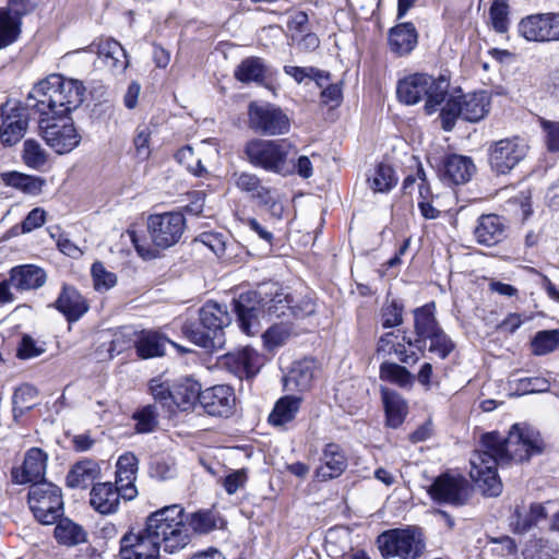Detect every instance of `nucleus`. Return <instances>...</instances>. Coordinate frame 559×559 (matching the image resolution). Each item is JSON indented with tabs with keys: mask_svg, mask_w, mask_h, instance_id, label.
Here are the masks:
<instances>
[{
	"mask_svg": "<svg viewBox=\"0 0 559 559\" xmlns=\"http://www.w3.org/2000/svg\"><path fill=\"white\" fill-rule=\"evenodd\" d=\"M234 185L242 192L253 194L262 185L258 176L250 173H234L231 176Z\"/></svg>",
	"mask_w": 559,
	"mask_h": 559,
	"instance_id": "56",
	"label": "nucleus"
},
{
	"mask_svg": "<svg viewBox=\"0 0 559 559\" xmlns=\"http://www.w3.org/2000/svg\"><path fill=\"white\" fill-rule=\"evenodd\" d=\"M167 340L157 332L143 331L134 341L138 356L144 359L163 356Z\"/></svg>",
	"mask_w": 559,
	"mask_h": 559,
	"instance_id": "36",
	"label": "nucleus"
},
{
	"mask_svg": "<svg viewBox=\"0 0 559 559\" xmlns=\"http://www.w3.org/2000/svg\"><path fill=\"white\" fill-rule=\"evenodd\" d=\"M90 503L100 514L115 513L122 498V490L112 483H98L92 487Z\"/></svg>",
	"mask_w": 559,
	"mask_h": 559,
	"instance_id": "22",
	"label": "nucleus"
},
{
	"mask_svg": "<svg viewBox=\"0 0 559 559\" xmlns=\"http://www.w3.org/2000/svg\"><path fill=\"white\" fill-rule=\"evenodd\" d=\"M133 534H127L121 538L119 556L121 559H158L156 550L150 545L134 544Z\"/></svg>",
	"mask_w": 559,
	"mask_h": 559,
	"instance_id": "39",
	"label": "nucleus"
},
{
	"mask_svg": "<svg viewBox=\"0 0 559 559\" xmlns=\"http://www.w3.org/2000/svg\"><path fill=\"white\" fill-rule=\"evenodd\" d=\"M449 82L443 76L438 79L426 73H415L400 80L396 94L400 102L415 105L426 98L425 110L435 112L448 93Z\"/></svg>",
	"mask_w": 559,
	"mask_h": 559,
	"instance_id": "8",
	"label": "nucleus"
},
{
	"mask_svg": "<svg viewBox=\"0 0 559 559\" xmlns=\"http://www.w3.org/2000/svg\"><path fill=\"white\" fill-rule=\"evenodd\" d=\"M251 197L255 199L259 204L267 206L273 216L277 218L282 217L284 207L283 204L277 200V194L274 190L261 185L259 189H257L255 193H253Z\"/></svg>",
	"mask_w": 559,
	"mask_h": 559,
	"instance_id": "46",
	"label": "nucleus"
},
{
	"mask_svg": "<svg viewBox=\"0 0 559 559\" xmlns=\"http://www.w3.org/2000/svg\"><path fill=\"white\" fill-rule=\"evenodd\" d=\"M200 321L203 326L201 330L190 323H185L182 333L195 345L209 350L223 348L225 344L224 328L230 323L226 307L207 301L199 311Z\"/></svg>",
	"mask_w": 559,
	"mask_h": 559,
	"instance_id": "7",
	"label": "nucleus"
},
{
	"mask_svg": "<svg viewBox=\"0 0 559 559\" xmlns=\"http://www.w3.org/2000/svg\"><path fill=\"white\" fill-rule=\"evenodd\" d=\"M489 109L490 97L486 92L450 97L440 112L442 128L445 131H451L457 118L468 122H478L488 115Z\"/></svg>",
	"mask_w": 559,
	"mask_h": 559,
	"instance_id": "10",
	"label": "nucleus"
},
{
	"mask_svg": "<svg viewBox=\"0 0 559 559\" xmlns=\"http://www.w3.org/2000/svg\"><path fill=\"white\" fill-rule=\"evenodd\" d=\"M150 138H151V131L147 127H139L136 129V134L134 136L133 143H134L136 155L141 159L148 158V156L151 154Z\"/></svg>",
	"mask_w": 559,
	"mask_h": 559,
	"instance_id": "58",
	"label": "nucleus"
},
{
	"mask_svg": "<svg viewBox=\"0 0 559 559\" xmlns=\"http://www.w3.org/2000/svg\"><path fill=\"white\" fill-rule=\"evenodd\" d=\"M313 374V361H296L293 364L290 370L283 379L284 389L286 391H306L311 386Z\"/></svg>",
	"mask_w": 559,
	"mask_h": 559,
	"instance_id": "28",
	"label": "nucleus"
},
{
	"mask_svg": "<svg viewBox=\"0 0 559 559\" xmlns=\"http://www.w3.org/2000/svg\"><path fill=\"white\" fill-rule=\"evenodd\" d=\"M378 548L384 559H418L425 550V540L418 528H395L378 536Z\"/></svg>",
	"mask_w": 559,
	"mask_h": 559,
	"instance_id": "11",
	"label": "nucleus"
},
{
	"mask_svg": "<svg viewBox=\"0 0 559 559\" xmlns=\"http://www.w3.org/2000/svg\"><path fill=\"white\" fill-rule=\"evenodd\" d=\"M189 525L199 534H206L216 527V520L211 512L199 511L191 514Z\"/></svg>",
	"mask_w": 559,
	"mask_h": 559,
	"instance_id": "54",
	"label": "nucleus"
},
{
	"mask_svg": "<svg viewBox=\"0 0 559 559\" xmlns=\"http://www.w3.org/2000/svg\"><path fill=\"white\" fill-rule=\"evenodd\" d=\"M21 33V22L12 17L9 11L0 8V49L14 43Z\"/></svg>",
	"mask_w": 559,
	"mask_h": 559,
	"instance_id": "42",
	"label": "nucleus"
},
{
	"mask_svg": "<svg viewBox=\"0 0 559 559\" xmlns=\"http://www.w3.org/2000/svg\"><path fill=\"white\" fill-rule=\"evenodd\" d=\"M176 158L180 164L186 165L187 169L195 176H203L206 173L201 158L194 156V151L191 146L180 148Z\"/></svg>",
	"mask_w": 559,
	"mask_h": 559,
	"instance_id": "52",
	"label": "nucleus"
},
{
	"mask_svg": "<svg viewBox=\"0 0 559 559\" xmlns=\"http://www.w3.org/2000/svg\"><path fill=\"white\" fill-rule=\"evenodd\" d=\"M0 178L5 186L29 195H38L45 186L44 179L19 171L2 173Z\"/></svg>",
	"mask_w": 559,
	"mask_h": 559,
	"instance_id": "35",
	"label": "nucleus"
},
{
	"mask_svg": "<svg viewBox=\"0 0 559 559\" xmlns=\"http://www.w3.org/2000/svg\"><path fill=\"white\" fill-rule=\"evenodd\" d=\"M55 307L67 318L68 321L79 320L87 310L88 305L84 297L73 286L64 284Z\"/></svg>",
	"mask_w": 559,
	"mask_h": 559,
	"instance_id": "25",
	"label": "nucleus"
},
{
	"mask_svg": "<svg viewBox=\"0 0 559 559\" xmlns=\"http://www.w3.org/2000/svg\"><path fill=\"white\" fill-rule=\"evenodd\" d=\"M532 316L509 313L499 324L498 329L508 333H514L524 322L531 321Z\"/></svg>",
	"mask_w": 559,
	"mask_h": 559,
	"instance_id": "64",
	"label": "nucleus"
},
{
	"mask_svg": "<svg viewBox=\"0 0 559 559\" xmlns=\"http://www.w3.org/2000/svg\"><path fill=\"white\" fill-rule=\"evenodd\" d=\"M248 479L247 471L245 468L234 471L222 478L221 484L228 495L236 493L240 488H243Z\"/></svg>",
	"mask_w": 559,
	"mask_h": 559,
	"instance_id": "57",
	"label": "nucleus"
},
{
	"mask_svg": "<svg viewBox=\"0 0 559 559\" xmlns=\"http://www.w3.org/2000/svg\"><path fill=\"white\" fill-rule=\"evenodd\" d=\"M138 473V459L133 453H124L117 461L116 485L122 490V498L132 500L138 490L134 486Z\"/></svg>",
	"mask_w": 559,
	"mask_h": 559,
	"instance_id": "23",
	"label": "nucleus"
},
{
	"mask_svg": "<svg viewBox=\"0 0 559 559\" xmlns=\"http://www.w3.org/2000/svg\"><path fill=\"white\" fill-rule=\"evenodd\" d=\"M383 328H394L403 322V307L396 301L384 305L381 309Z\"/></svg>",
	"mask_w": 559,
	"mask_h": 559,
	"instance_id": "55",
	"label": "nucleus"
},
{
	"mask_svg": "<svg viewBox=\"0 0 559 559\" xmlns=\"http://www.w3.org/2000/svg\"><path fill=\"white\" fill-rule=\"evenodd\" d=\"M99 466L95 461H80L68 473L67 485L71 488H86L99 476Z\"/></svg>",
	"mask_w": 559,
	"mask_h": 559,
	"instance_id": "32",
	"label": "nucleus"
},
{
	"mask_svg": "<svg viewBox=\"0 0 559 559\" xmlns=\"http://www.w3.org/2000/svg\"><path fill=\"white\" fill-rule=\"evenodd\" d=\"M45 221L46 212L40 207L33 209L22 222V231L31 233L34 229L41 227L45 224Z\"/></svg>",
	"mask_w": 559,
	"mask_h": 559,
	"instance_id": "63",
	"label": "nucleus"
},
{
	"mask_svg": "<svg viewBox=\"0 0 559 559\" xmlns=\"http://www.w3.org/2000/svg\"><path fill=\"white\" fill-rule=\"evenodd\" d=\"M292 40L302 51H313L320 45L318 36L310 32V29L305 33H296V35H292Z\"/></svg>",
	"mask_w": 559,
	"mask_h": 559,
	"instance_id": "61",
	"label": "nucleus"
},
{
	"mask_svg": "<svg viewBox=\"0 0 559 559\" xmlns=\"http://www.w3.org/2000/svg\"><path fill=\"white\" fill-rule=\"evenodd\" d=\"M248 123L254 132L265 135L286 134L290 129L287 115L270 103H251L248 108Z\"/></svg>",
	"mask_w": 559,
	"mask_h": 559,
	"instance_id": "13",
	"label": "nucleus"
},
{
	"mask_svg": "<svg viewBox=\"0 0 559 559\" xmlns=\"http://www.w3.org/2000/svg\"><path fill=\"white\" fill-rule=\"evenodd\" d=\"M28 127L27 117L20 110L3 117L0 127V141L3 145L12 146L20 142Z\"/></svg>",
	"mask_w": 559,
	"mask_h": 559,
	"instance_id": "29",
	"label": "nucleus"
},
{
	"mask_svg": "<svg viewBox=\"0 0 559 559\" xmlns=\"http://www.w3.org/2000/svg\"><path fill=\"white\" fill-rule=\"evenodd\" d=\"M98 59L111 71L123 72L129 66L127 53L120 43L112 38L100 39L91 45Z\"/></svg>",
	"mask_w": 559,
	"mask_h": 559,
	"instance_id": "21",
	"label": "nucleus"
},
{
	"mask_svg": "<svg viewBox=\"0 0 559 559\" xmlns=\"http://www.w3.org/2000/svg\"><path fill=\"white\" fill-rule=\"evenodd\" d=\"M94 288L97 292H107L117 283L115 273L106 270L102 262H95L91 269Z\"/></svg>",
	"mask_w": 559,
	"mask_h": 559,
	"instance_id": "49",
	"label": "nucleus"
},
{
	"mask_svg": "<svg viewBox=\"0 0 559 559\" xmlns=\"http://www.w3.org/2000/svg\"><path fill=\"white\" fill-rule=\"evenodd\" d=\"M559 346V331H539L534 336L531 347L534 355L543 356L552 353Z\"/></svg>",
	"mask_w": 559,
	"mask_h": 559,
	"instance_id": "44",
	"label": "nucleus"
},
{
	"mask_svg": "<svg viewBox=\"0 0 559 559\" xmlns=\"http://www.w3.org/2000/svg\"><path fill=\"white\" fill-rule=\"evenodd\" d=\"M293 334L290 324L285 322L273 324L262 335L264 346L269 350L283 346Z\"/></svg>",
	"mask_w": 559,
	"mask_h": 559,
	"instance_id": "43",
	"label": "nucleus"
},
{
	"mask_svg": "<svg viewBox=\"0 0 559 559\" xmlns=\"http://www.w3.org/2000/svg\"><path fill=\"white\" fill-rule=\"evenodd\" d=\"M380 379L401 388L412 386L414 382L413 374L405 367L394 362H383L380 366Z\"/></svg>",
	"mask_w": 559,
	"mask_h": 559,
	"instance_id": "41",
	"label": "nucleus"
},
{
	"mask_svg": "<svg viewBox=\"0 0 559 559\" xmlns=\"http://www.w3.org/2000/svg\"><path fill=\"white\" fill-rule=\"evenodd\" d=\"M381 395L386 413L388 425L392 428H397L407 414L406 401L397 392L388 388L381 389Z\"/></svg>",
	"mask_w": 559,
	"mask_h": 559,
	"instance_id": "34",
	"label": "nucleus"
},
{
	"mask_svg": "<svg viewBox=\"0 0 559 559\" xmlns=\"http://www.w3.org/2000/svg\"><path fill=\"white\" fill-rule=\"evenodd\" d=\"M136 431L141 433L151 432L157 426V413L154 405H147L134 414Z\"/></svg>",
	"mask_w": 559,
	"mask_h": 559,
	"instance_id": "53",
	"label": "nucleus"
},
{
	"mask_svg": "<svg viewBox=\"0 0 559 559\" xmlns=\"http://www.w3.org/2000/svg\"><path fill=\"white\" fill-rule=\"evenodd\" d=\"M46 465L47 454L39 448H32L26 452L23 464L12 469V479L16 484H37L45 475Z\"/></svg>",
	"mask_w": 559,
	"mask_h": 559,
	"instance_id": "19",
	"label": "nucleus"
},
{
	"mask_svg": "<svg viewBox=\"0 0 559 559\" xmlns=\"http://www.w3.org/2000/svg\"><path fill=\"white\" fill-rule=\"evenodd\" d=\"M150 391L154 400L168 414L192 409L195 403L201 401L203 392L201 391V384L190 377L178 379L171 385L162 382L159 379H153L150 382Z\"/></svg>",
	"mask_w": 559,
	"mask_h": 559,
	"instance_id": "9",
	"label": "nucleus"
},
{
	"mask_svg": "<svg viewBox=\"0 0 559 559\" xmlns=\"http://www.w3.org/2000/svg\"><path fill=\"white\" fill-rule=\"evenodd\" d=\"M44 353V348L36 345V342L28 335H24L17 348V357L31 359Z\"/></svg>",
	"mask_w": 559,
	"mask_h": 559,
	"instance_id": "62",
	"label": "nucleus"
},
{
	"mask_svg": "<svg viewBox=\"0 0 559 559\" xmlns=\"http://www.w3.org/2000/svg\"><path fill=\"white\" fill-rule=\"evenodd\" d=\"M85 86L79 80L51 74L29 92L26 107L38 116V129L48 146L58 154L73 151L81 135L68 115L84 99Z\"/></svg>",
	"mask_w": 559,
	"mask_h": 559,
	"instance_id": "1",
	"label": "nucleus"
},
{
	"mask_svg": "<svg viewBox=\"0 0 559 559\" xmlns=\"http://www.w3.org/2000/svg\"><path fill=\"white\" fill-rule=\"evenodd\" d=\"M284 72L295 79L297 83L304 82L306 79L313 80L319 86H322L321 81L328 80L329 75L312 67H294L285 66Z\"/></svg>",
	"mask_w": 559,
	"mask_h": 559,
	"instance_id": "50",
	"label": "nucleus"
},
{
	"mask_svg": "<svg viewBox=\"0 0 559 559\" xmlns=\"http://www.w3.org/2000/svg\"><path fill=\"white\" fill-rule=\"evenodd\" d=\"M134 544L152 546L159 556V549L175 554L190 543L189 530L185 523L183 509L178 504L165 507L152 513L146 521V527L141 534H133Z\"/></svg>",
	"mask_w": 559,
	"mask_h": 559,
	"instance_id": "3",
	"label": "nucleus"
},
{
	"mask_svg": "<svg viewBox=\"0 0 559 559\" xmlns=\"http://www.w3.org/2000/svg\"><path fill=\"white\" fill-rule=\"evenodd\" d=\"M518 31L528 41L559 40V15L552 13L528 15L521 20Z\"/></svg>",
	"mask_w": 559,
	"mask_h": 559,
	"instance_id": "16",
	"label": "nucleus"
},
{
	"mask_svg": "<svg viewBox=\"0 0 559 559\" xmlns=\"http://www.w3.org/2000/svg\"><path fill=\"white\" fill-rule=\"evenodd\" d=\"M528 146L524 140L514 136L499 140L489 147V164L497 174H508L527 154Z\"/></svg>",
	"mask_w": 559,
	"mask_h": 559,
	"instance_id": "14",
	"label": "nucleus"
},
{
	"mask_svg": "<svg viewBox=\"0 0 559 559\" xmlns=\"http://www.w3.org/2000/svg\"><path fill=\"white\" fill-rule=\"evenodd\" d=\"M546 133V145L550 152H559V121L542 120Z\"/></svg>",
	"mask_w": 559,
	"mask_h": 559,
	"instance_id": "60",
	"label": "nucleus"
},
{
	"mask_svg": "<svg viewBox=\"0 0 559 559\" xmlns=\"http://www.w3.org/2000/svg\"><path fill=\"white\" fill-rule=\"evenodd\" d=\"M543 449L539 433L520 424H514L507 437L496 431L485 433L480 448L471 456L469 476L485 495L499 496L502 483L498 477L497 466L527 461L531 456L540 454Z\"/></svg>",
	"mask_w": 559,
	"mask_h": 559,
	"instance_id": "2",
	"label": "nucleus"
},
{
	"mask_svg": "<svg viewBox=\"0 0 559 559\" xmlns=\"http://www.w3.org/2000/svg\"><path fill=\"white\" fill-rule=\"evenodd\" d=\"M265 66L258 57H249L241 61L235 70V78L242 83H262L265 78Z\"/></svg>",
	"mask_w": 559,
	"mask_h": 559,
	"instance_id": "37",
	"label": "nucleus"
},
{
	"mask_svg": "<svg viewBox=\"0 0 559 559\" xmlns=\"http://www.w3.org/2000/svg\"><path fill=\"white\" fill-rule=\"evenodd\" d=\"M508 13V4L504 0H496L491 4L489 10L490 21L498 33L507 32L509 25Z\"/></svg>",
	"mask_w": 559,
	"mask_h": 559,
	"instance_id": "51",
	"label": "nucleus"
},
{
	"mask_svg": "<svg viewBox=\"0 0 559 559\" xmlns=\"http://www.w3.org/2000/svg\"><path fill=\"white\" fill-rule=\"evenodd\" d=\"M46 272L36 265L15 266L10 272V283L20 290L41 287L46 282Z\"/></svg>",
	"mask_w": 559,
	"mask_h": 559,
	"instance_id": "27",
	"label": "nucleus"
},
{
	"mask_svg": "<svg viewBox=\"0 0 559 559\" xmlns=\"http://www.w3.org/2000/svg\"><path fill=\"white\" fill-rule=\"evenodd\" d=\"M55 537L60 544L74 546L85 542L84 530L69 519H62L55 528Z\"/></svg>",
	"mask_w": 559,
	"mask_h": 559,
	"instance_id": "38",
	"label": "nucleus"
},
{
	"mask_svg": "<svg viewBox=\"0 0 559 559\" xmlns=\"http://www.w3.org/2000/svg\"><path fill=\"white\" fill-rule=\"evenodd\" d=\"M225 366L238 378H251L258 373L262 366V359L257 350L245 347L224 357Z\"/></svg>",
	"mask_w": 559,
	"mask_h": 559,
	"instance_id": "20",
	"label": "nucleus"
},
{
	"mask_svg": "<svg viewBox=\"0 0 559 559\" xmlns=\"http://www.w3.org/2000/svg\"><path fill=\"white\" fill-rule=\"evenodd\" d=\"M24 163L34 169L43 167L47 162L45 150L35 140H26L23 150Z\"/></svg>",
	"mask_w": 559,
	"mask_h": 559,
	"instance_id": "47",
	"label": "nucleus"
},
{
	"mask_svg": "<svg viewBox=\"0 0 559 559\" xmlns=\"http://www.w3.org/2000/svg\"><path fill=\"white\" fill-rule=\"evenodd\" d=\"M471 157L453 154L444 162L443 175L455 185L467 182L475 173Z\"/></svg>",
	"mask_w": 559,
	"mask_h": 559,
	"instance_id": "31",
	"label": "nucleus"
},
{
	"mask_svg": "<svg viewBox=\"0 0 559 559\" xmlns=\"http://www.w3.org/2000/svg\"><path fill=\"white\" fill-rule=\"evenodd\" d=\"M427 342H429L428 350L441 359H445L455 347L452 340L444 333L442 329L437 333L428 336Z\"/></svg>",
	"mask_w": 559,
	"mask_h": 559,
	"instance_id": "48",
	"label": "nucleus"
},
{
	"mask_svg": "<svg viewBox=\"0 0 559 559\" xmlns=\"http://www.w3.org/2000/svg\"><path fill=\"white\" fill-rule=\"evenodd\" d=\"M245 152L255 167L282 176L294 174V156L297 155V148L287 140L253 139L247 143Z\"/></svg>",
	"mask_w": 559,
	"mask_h": 559,
	"instance_id": "6",
	"label": "nucleus"
},
{
	"mask_svg": "<svg viewBox=\"0 0 559 559\" xmlns=\"http://www.w3.org/2000/svg\"><path fill=\"white\" fill-rule=\"evenodd\" d=\"M415 344H426L427 337L441 330L435 317V304H427L414 310Z\"/></svg>",
	"mask_w": 559,
	"mask_h": 559,
	"instance_id": "26",
	"label": "nucleus"
},
{
	"mask_svg": "<svg viewBox=\"0 0 559 559\" xmlns=\"http://www.w3.org/2000/svg\"><path fill=\"white\" fill-rule=\"evenodd\" d=\"M293 297L276 284L261 286L258 290L241 294L235 302L240 330L248 336L260 332V318L282 317L290 313Z\"/></svg>",
	"mask_w": 559,
	"mask_h": 559,
	"instance_id": "4",
	"label": "nucleus"
},
{
	"mask_svg": "<svg viewBox=\"0 0 559 559\" xmlns=\"http://www.w3.org/2000/svg\"><path fill=\"white\" fill-rule=\"evenodd\" d=\"M396 182L394 169L386 164H379L372 175L368 177L369 187L374 192H388Z\"/></svg>",
	"mask_w": 559,
	"mask_h": 559,
	"instance_id": "40",
	"label": "nucleus"
},
{
	"mask_svg": "<svg viewBox=\"0 0 559 559\" xmlns=\"http://www.w3.org/2000/svg\"><path fill=\"white\" fill-rule=\"evenodd\" d=\"M28 504L38 522L53 524L63 513L61 489L48 481L33 484L28 491Z\"/></svg>",
	"mask_w": 559,
	"mask_h": 559,
	"instance_id": "12",
	"label": "nucleus"
},
{
	"mask_svg": "<svg viewBox=\"0 0 559 559\" xmlns=\"http://www.w3.org/2000/svg\"><path fill=\"white\" fill-rule=\"evenodd\" d=\"M428 492L437 502L461 507L468 502L472 489L463 476L445 473L435 479Z\"/></svg>",
	"mask_w": 559,
	"mask_h": 559,
	"instance_id": "15",
	"label": "nucleus"
},
{
	"mask_svg": "<svg viewBox=\"0 0 559 559\" xmlns=\"http://www.w3.org/2000/svg\"><path fill=\"white\" fill-rule=\"evenodd\" d=\"M37 390L31 384H22L13 394V412L23 414L25 411L31 409L35 405L37 397Z\"/></svg>",
	"mask_w": 559,
	"mask_h": 559,
	"instance_id": "45",
	"label": "nucleus"
},
{
	"mask_svg": "<svg viewBox=\"0 0 559 559\" xmlns=\"http://www.w3.org/2000/svg\"><path fill=\"white\" fill-rule=\"evenodd\" d=\"M301 397L285 395L274 405L269 415V423L275 427H282L295 419L299 412Z\"/></svg>",
	"mask_w": 559,
	"mask_h": 559,
	"instance_id": "33",
	"label": "nucleus"
},
{
	"mask_svg": "<svg viewBox=\"0 0 559 559\" xmlns=\"http://www.w3.org/2000/svg\"><path fill=\"white\" fill-rule=\"evenodd\" d=\"M347 456L336 443H328L320 456V464L316 468L314 478L318 481H328L340 477L347 468Z\"/></svg>",
	"mask_w": 559,
	"mask_h": 559,
	"instance_id": "18",
	"label": "nucleus"
},
{
	"mask_svg": "<svg viewBox=\"0 0 559 559\" xmlns=\"http://www.w3.org/2000/svg\"><path fill=\"white\" fill-rule=\"evenodd\" d=\"M201 243L210 248L217 257H222L226 250V242L222 235L214 233H203L198 239Z\"/></svg>",
	"mask_w": 559,
	"mask_h": 559,
	"instance_id": "59",
	"label": "nucleus"
},
{
	"mask_svg": "<svg viewBox=\"0 0 559 559\" xmlns=\"http://www.w3.org/2000/svg\"><path fill=\"white\" fill-rule=\"evenodd\" d=\"M391 50L404 56L409 53L417 45V32L412 23H402L391 28L389 34Z\"/></svg>",
	"mask_w": 559,
	"mask_h": 559,
	"instance_id": "30",
	"label": "nucleus"
},
{
	"mask_svg": "<svg viewBox=\"0 0 559 559\" xmlns=\"http://www.w3.org/2000/svg\"><path fill=\"white\" fill-rule=\"evenodd\" d=\"M185 228L186 219L181 213L153 214L147 221L151 243L134 230L129 231V237L139 255L145 260H151L157 257V249L164 250L178 243Z\"/></svg>",
	"mask_w": 559,
	"mask_h": 559,
	"instance_id": "5",
	"label": "nucleus"
},
{
	"mask_svg": "<svg viewBox=\"0 0 559 559\" xmlns=\"http://www.w3.org/2000/svg\"><path fill=\"white\" fill-rule=\"evenodd\" d=\"M474 237L479 245L495 246L506 237L504 222L495 214L481 215L474 228Z\"/></svg>",
	"mask_w": 559,
	"mask_h": 559,
	"instance_id": "24",
	"label": "nucleus"
},
{
	"mask_svg": "<svg viewBox=\"0 0 559 559\" xmlns=\"http://www.w3.org/2000/svg\"><path fill=\"white\" fill-rule=\"evenodd\" d=\"M236 397L226 384L211 386L202 392L200 404L211 416L228 417L233 414Z\"/></svg>",
	"mask_w": 559,
	"mask_h": 559,
	"instance_id": "17",
	"label": "nucleus"
}]
</instances>
